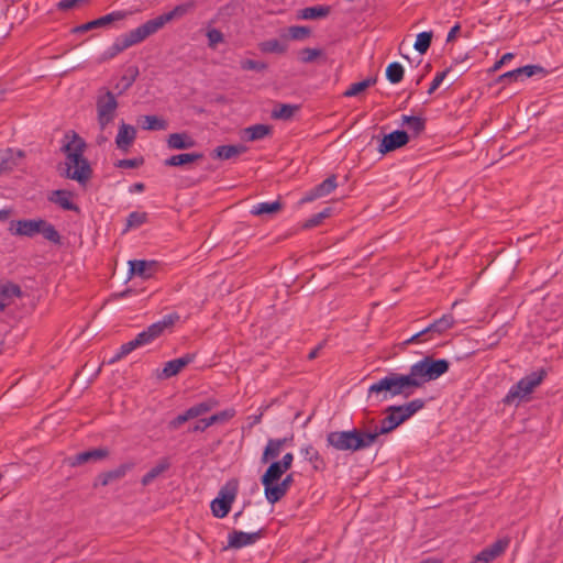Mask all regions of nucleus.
<instances>
[{
  "label": "nucleus",
  "mask_w": 563,
  "mask_h": 563,
  "mask_svg": "<svg viewBox=\"0 0 563 563\" xmlns=\"http://www.w3.org/2000/svg\"><path fill=\"white\" fill-rule=\"evenodd\" d=\"M203 158L202 153H183L173 155L169 158L165 159L164 165L169 167H178L184 166L186 164H190Z\"/></svg>",
  "instance_id": "obj_29"
},
{
  "label": "nucleus",
  "mask_w": 563,
  "mask_h": 563,
  "mask_svg": "<svg viewBox=\"0 0 563 563\" xmlns=\"http://www.w3.org/2000/svg\"><path fill=\"white\" fill-rule=\"evenodd\" d=\"M126 15H128V13L124 11H113V12L108 13L103 16H100L96 20H92L90 22H87L85 24L76 26L74 29V32L82 33V32H87V31H90V30L97 29V27H106L113 22L123 20L124 18H126Z\"/></svg>",
  "instance_id": "obj_13"
},
{
  "label": "nucleus",
  "mask_w": 563,
  "mask_h": 563,
  "mask_svg": "<svg viewBox=\"0 0 563 563\" xmlns=\"http://www.w3.org/2000/svg\"><path fill=\"white\" fill-rule=\"evenodd\" d=\"M401 122L408 126L409 131H411L415 136L419 135L426 129V120L421 117L405 114L401 118Z\"/></svg>",
  "instance_id": "obj_38"
},
{
  "label": "nucleus",
  "mask_w": 563,
  "mask_h": 563,
  "mask_svg": "<svg viewBox=\"0 0 563 563\" xmlns=\"http://www.w3.org/2000/svg\"><path fill=\"white\" fill-rule=\"evenodd\" d=\"M22 296L21 287L14 283L7 282L0 285V311H4L14 298Z\"/></svg>",
  "instance_id": "obj_20"
},
{
  "label": "nucleus",
  "mask_w": 563,
  "mask_h": 563,
  "mask_svg": "<svg viewBox=\"0 0 563 563\" xmlns=\"http://www.w3.org/2000/svg\"><path fill=\"white\" fill-rule=\"evenodd\" d=\"M80 0H60L57 3V9L59 11H67L73 9Z\"/></svg>",
  "instance_id": "obj_61"
},
{
  "label": "nucleus",
  "mask_w": 563,
  "mask_h": 563,
  "mask_svg": "<svg viewBox=\"0 0 563 563\" xmlns=\"http://www.w3.org/2000/svg\"><path fill=\"white\" fill-rule=\"evenodd\" d=\"M71 198H73V194L68 190H64V189H58V190H53L47 199L59 206L63 210H68V211H79V208L76 203H74L71 201Z\"/></svg>",
  "instance_id": "obj_21"
},
{
  "label": "nucleus",
  "mask_w": 563,
  "mask_h": 563,
  "mask_svg": "<svg viewBox=\"0 0 563 563\" xmlns=\"http://www.w3.org/2000/svg\"><path fill=\"white\" fill-rule=\"evenodd\" d=\"M264 531L265 529L263 528L255 532L233 530L228 536V548L241 549L247 545H252L263 537Z\"/></svg>",
  "instance_id": "obj_11"
},
{
  "label": "nucleus",
  "mask_w": 563,
  "mask_h": 563,
  "mask_svg": "<svg viewBox=\"0 0 563 563\" xmlns=\"http://www.w3.org/2000/svg\"><path fill=\"white\" fill-rule=\"evenodd\" d=\"M542 71H543V68L541 66H537V65H527V66L517 68V73H520L521 77H527V78H529L538 73H542Z\"/></svg>",
  "instance_id": "obj_54"
},
{
  "label": "nucleus",
  "mask_w": 563,
  "mask_h": 563,
  "mask_svg": "<svg viewBox=\"0 0 563 563\" xmlns=\"http://www.w3.org/2000/svg\"><path fill=\"white\" fill-rule=\"evenodd\" d=\"M194 358L195 355L188 353L179 358L168 361L167 363H165L158 377L167 379L177 375L183 368L190 364L194 361Z\"/></svg>",
  "instance_id": "obj_18"
},
{
  "label": "nucleus",
  "mask_w": 563,
  "mask_h": 563,
  "mask_svg": "<svg viewBox=\"0 0 563 563\" xmlns=\"http://www.w3.org/2000/svg\"><path fill=\"white\" fill-rule=\"evenodd\" d=\"M41 224L44 219H23L11 221L8 230L12 235L33 238L40 234Z\"/></svg>",
  "instance_id": "obj_10"
},
{
  "label": "nucleus",
  "mask_w": 563,
  "mask_h": 563,
  "mask_svg": "<svg viewBox=\"0 0 563 563\" xmlns=\"http://www.w3.org/2000/svg\"><path fill=\"white\" fill-rule=\"evenodd\" d=\"M22 156V151H13L11 148L0 151V174L12 170L18 165V161Z\"/></svg>",
  "instance_id": "obj_26"
},
{
  "label": "nucleus",
  "mask_w": 563,
  "mask_h": 563,
  "mask_svg": "<svg viewBox=\"0 0 563 563\" xmlns=\"http://www.w3.org/2000/svg\"><path fill=\"white\" fill-rule=\"evenodd\" d=\"M139 123L143 130L147 131H164L168 128L167 121L157 115H143L139 119Z\"/></svg>",
  "instance_id": "obj_32"
},
{
  "label": "nucleus",
  "mask_w": 563,
  "mask_h": 563,
  "mask_svg": "<svg viewBox=\"0 0 563 563\" xmlns=\"http://www.w3.org/2000/svg\"><path fill=\"white\" fill-rule=\"evenodd\" d=\"M136 137V129L133 125L122 122L115 137L118 148L126 151Z\"/></svg>",
  "instance_id": "obj_22"
},
{
  "label": "nucleus",
  "mask_w": 563,
  "mask_h": 563,
  "mask_svg": "<svg viewBox=\"0 0 563 563\" xmlns=\"http://www.w3.org/2000/svg\"><path fill=\"white\" fill-rule=\"evenodd\" d=\"M246 152L244 145H220L213 150V157L230 159Z\"/></svg>",
  "instance_id": "obj_31"
},
{
  "label": "nucleus",
  "mask_w": 563,
  "mask_h": 563,
  "mask_svg": "<svg viewBox=\"0 0 563 563\" xmlns=\"http://www.w3.org/2000/svg\"><path fill=\"white\" fill-rule=\"evenodd\" d=\"M283 450V442L269 439L261 457V463L266 464L276 459Z\"/></svg>",
  "instance_id": "obj_34"
},
{
  "label": "nucleus",
  "mask_w": 563,
  "mask_h": 563,
  "mask_svg": "<svg viewBox=\"0 0 563 563\" xmlns=\"http://www.w3.org/2000/svg\"><path fill=\"white\" fill-rule=\"evenodd\" d=\"M330 13V7L328 5H314L307 7L299 11V18L303 20H316L325 18Z\"/></svg>",
  "instance_id": "obj_33"
},
{
  "label": "nucleus",
  "mask_w": 563,
  "mask_h": 563,
  "mask_svg": "<svg viewBox=\"0 0 563 563\" xmlns=\"http://www.w3.org/2000/svg\"><path fill=\"white\" fill-rule=\"evenodd\" d=\"M311 30L308 26L295 25L288 29V37L294 41H300L309 37Z\"/></svg>",
  "instance_id": "obj_47"
},
{
  "label": "nucleus",
  "mask_w": 563,
  "mask_h": 563,
  "mask_svg": "<svg viewBox=\"0 0 563 563\" xmlns=\"http://www.w3.org/2000/svg\"><path fill=\"white\" fill-rule=\"evenodd\" d=\"M450 368V362L444 358L424 356L410 366L409 374L416 389L421 388L426 383L432 382L444 375Z\"/></svg>",
  "instance_id": "obj_5"
},
{
  "label": "nucleus",
  "mask_w": 563,
  "mask_h": 563,
  "mask_svg": "<svg viewBox=\"0 0 563 563\" xmlns=\"http://www.w3.org/2000/svg\"><path fill=\"white\" fill-rule=\"evenodd\" d=\"M386 413L387 416L380 421V426L373 432H369L371 434H375V441L379 435L389 433L402 423L397 413H395L394 410H389V407L386 409Z\"/></svg>",
  "instance_id": "obj_25"
},
{
  "label": "nucleus",
  "mask_w": 563,
  "mask_h": 563,
  "mask_svg": "<svg viewBox=\"0 0 563 563\" xmlns=\"http://www.w3.org/2000/svg\"><path fill=\"white\" fill-rule=\"evenodd\" d=\"M448 73H449V69L440 71L435 75V77L433 78V80L430 85V88L428 90L429 95H432L439 88V86L442 84V81L446 77Z\"/></svg>",
  "instance_id": "obj_55"
},
{
  "label": "nucleus",
  "mask_w": 563,
  "mask_h": 563,
  "mask_svg": "<svg viewBox=\"0 0 563 563\" xmlns=\"http://www.w3.org/2000/svg\"><path fill=\"white\" fill-rule=\"evenodd\" d=\"M432 35V32L419 33L413 45L415 49L418 51L420 54H424L431 45Z\"/></svg>",
  "instance_id": "obj_44"
},
{
  "label": "nucleus",
  "mask_w": 563,
  "mask_h": 563,
  "mask_svg": "<svg viewBox=\"0 0 563 563\" xmlns=\"http://www.w3.org/2000/svg\"><path fill=\"white\" fill-rule=\"evenodd\" d=\"M416 390L410 374L389 373L368 387V396L373 394L385 393L383 400L389 397L404 396L409 397Z\"/></svg>",
  "instance_id": "obj_3"
},
{
  "label": "nucleus",
  "mask_w": 563,
  "mask_h": 563,
  "mask_svg": "<svg viewBox=\"0 0 563 563\" xmlns=\"http://www.w3.org/2000/svg\"><path fill=\"white\" fill-rule=\"evenodd\" d=\"M299 110V106L278 103L272 111V118L276 120H289Z\"/></svg>",
  "instance_id": "obj_35"
},
{
  "label": "nucleus",
  "mask_w": 563,
  "mask_h": 563,
  "mask_svg": "<svg viewBox=\"0 0 563 563\" xmlns=\"http://www.w3.org/2000/svg\"><path fill=\"white\" fill-rule=\"evenodd\" d=\"M336 176L331 175L321 184L311 189L301 200V203L313 201L318 198L328 196L336 188Z\"/></svg>",
  "instance_id": "obj_17"
},
{
  "label": "nucleus",
  "mask_w": 563,
  "mask_h": 563,
  "mask_svg": "<svg viewBox=\"0 0 563 563\" xmlns=\"http://www.w3.org/2000/svg\"><path fill=\"white\" fill-rule=\"evenodd\" d=\"M137 347L139 346L135 343L134 339L122 344L120 346L119 351L108 361V363L113 364V363L120 361L121 358L125 357L126 355H129L132 351H134Z\"/></svg>",
  "instance_id": "obj_45"
},
{
  "label": "nucleus",
  "mask_w": 563,
  "mask_h": 563,
  "mask_svg": "<svg viewBox=\"0 0 563 563\" xmlns=\"http://www.w3.org/2000/svg\"><path fill=\"white\" fill-rule=\"evenodd\" d=\"M514 58V54L512 53H506L501 56V58L499 60H497L493 67V70L496 71L498 70L503 65L507 64L509 60H511Z\"/></svg>",
  "instance_id": "obj_63"
},
{
  "label": "nucleus",
  "mask_w": 563,
  "mask_h": 563,
  "mask_svg": "<svg viewBox=\"0 0 563 563\" xmlns=\"http://www.w3.org/2000/svg\"><path fill=\"white\" fill-rule=\"evenodd\" d=\"M210 426V423L208 422L207 418L206 419H200L191 429L190 431L192 432H202L205 431L206 429H208Z\"/></svg>",
  "instance_id": "obj_64"
},
{
  "label": "nucleus",
  "mask_w": 563,
  "mask_h": 563,
  "mask_svg": "<svg viewBox=\"0 0 563 563\" xmlns=\"http://www.w3.org/2000/svg\"><path fill=\"white\" fill-rule=\"evenodd\" d=\"M272 134V126L267 124H254L243 130V139L253 142Z\"/></svg>",
  "instance_id": "obj_28"
},
{
  "label": "nucleus",
  "mask_w": 563,
  "mask_h": 563,
  "mask_svg": "<svg viewBox=\"0 0 563 563\" xmlns=\"http://www.w3.org/2000/svg\"><path fill=\"white\" fill-rule=\"evenodd\" d=\"M322 54V51L319 48H303L299 52V59L305 63H312L318 57H320Z\"/></svg>",
  "instance_id": "obj_51"
},
{
  "label": "nucleus",
  "mask_w": 563,
  "mask_h": 563,
  "mask_svg": "<svg viewBox=\"0 0 563 563\" xmlns=\"http://www.w3.org/2000/svg\"><path fill=\"white\" fill-rule=\"evenodd\" d=\"M389 410H394L395 413H397V416L400 418L401 422H405L406 420H408L411 417L409 415V412L407 411V408L405 405L389 406Z\"/></svg>",
  "instance_id": "obj_60"
},
{
  "label": "nucleus",
  "mask_w": 563,
  "mask_h": 563,
  "mask_svg": "<svg viewBox=\"0 0 563 563\" xmlns=\"http://www.w3.org/2000/svg\"><path fill=\"white\" fill-rule=\"evenodd\" d=\"M545 376V372H532L531 374L521 378L516 385H514L508 394L506 395L504 402L511 404L517 398H523L531 394L533 389L539 386Z\"/></svg>",
  "instance_id": "obj_8"
},
{
  "label": "nucleus",
  "mask_w": 563,
  "mask_h": 563,
  "mask_svg": "<svg viewBox=\"0 0 563 563\" xmlns=\"http://www.w3.org/2000/svg\"><path fill=\"white\" fill-rule=\"evenodd\" d=\"M147 219V214L145 212H131L126 219V229L137 228L142 225Z\"/></svg>",
  "instance_id": "obj_49"
},
{
  "label": "nucleus",
  "mask_w": 563,
  "mask_h": 563,
  "mask_svg": "<svg viewBox=\"0 0 563 563\" xmlns=\"http://www.w3.org/2000/svg\"><path fill=\"white\" fill-rule=\"evenodd\" d=\"M130 273L134 276H140L143 279H148L154 276L157 271V262L134 260L130 261Z\"/></svg>",
  "instance_id": "obj_19"
},
{
  "label": "nucleus",
  "mask_w": 563,
  "mask_h": 563,
  "mask_svg": "<svg viewBox=\"0 0 563 563\" xmlns=\"http://www.w3.org/2000/svg\"><path fill=\"white\" fill-rule=\"evenodd\" d=\"M236 479L227 482L219 490L218 497L211 501V512L216 518H224L231 510V506L238 494Z\"/></svg>",
  "instance_id": "obj_7"
},
{
  "label": "nucleus",
  "mask_w": 563,
  "mask_h": 563,
  "mask_svg": "<svg viewBox=\"0 0 563 563\" xmlns=\"http://www.w3.org/2000/svg\"><path fill=\"white\" fill-rule=\"evenodd\" d=\"M509 541L500 539L495 541L493 544L483 549L474 559L472 563H490L498 556H500L507 549Z\"/></svg>",
  "instance_id": "obj_15"
},
{
  "label": "nucleus",
  "mask_w": 563,
  "mask_h": 563,
  "mask_svg": "<svg viewBox=\"0 0 563 563\" xmlns=\"http://www.w3.org/2000/svg\"><path fill=\"white\" fill-rule=\"evenodd\" d=\"M109 455L107 448H97L89 451L80 452L67 459L68 465L75 467L88 462L101 461Z\"/></svg>",
  "instance_id": "obj_16"
},
{
  "label": "nucleus",
  "mask_w": 563,
  "mask_h": 563,
  "mask_svg": "<svg viewBox=\"0 0 563 563\" xmlns=\"http://www.w3.org/2000/svg\"><path fill=\"white\" fill-rule=\"evenodd\" d=\"M216 406L217 401L209 399L188 408L187 411L189 413L190 419H194L209 412Z\"/></svg>",
  "instance_id": "obj_41"
},
{
  "label": "nucleus",
  "mask_w": 563,
  "mask_h": 563,
  "mask_svg": "<svg viewBox=\"0 0 563 563\" xmlns=\"http://www.w3.org/2000/svg\"><path fill=\"white\" fill-rule=\"evenodd\" d=\"M169 467V463L166 460L161 461L156 466L151 468L141 479L142 485H150L157 476L165 472Z\"/></svg>",
  "instance_id": "obj_40"
},
{
  "label": "nucleus",
  "mask_w": 563,
  "mask_h": 563,
  "mask_svg": "<svg viewBox=\"0 0 563 563\" xmlns=\"http://www.w3.org/2000/svg\"><path fill=\"white\" fill-rule=\"evenodd\" d=\"M192 8L194 4L190 2L176 5L173 10L151 19L130 32L118 36L112 45L102 53L100 62L110 60L129 47L145 41L147 37L162 30L167 23L186 15Z\"/></svg>",
  "instance_id": "obj_1"
},
{
  "label": "nucleus",
  "mask_w": 563,
  "mask_h": 563,
  "mask_svg": "<svg viewBox=\"0 0 563 563\" xmlns=\"http://www.w3.org/2000/svg\"><path fill=\"white\" fill-rule=\"evenodd\" d=\"M375 434L353 429L349 431H332L327 435V443L336 451H360L372 446Z\"/></svg>",
  "instance_id": "obj_4"
},
{
  "label": "nucleus",
  "mask_w": 563,
  "mask_h": 563,
  "mask_svg": "<svg viewBox=\"0 0 563 563\" xmlns=\"http://www.w3.org/2000/svg\"><path fill=\"white\" fill-rule=\"evenodd\" d=\"M208 45L211 48H216L219 43H222L224 37L221 31L218 29H210L207 32Z\"/></svg>",
  "instance_id": "obj_53"
},
{
  "label": "nucleus",
  "mask_w": 563,
  "mask_h": 563,
  "mask_svg": "<svg viewBox=\"0 0 563 563\" xmlns=\"http://www.w3.org/2000/svg\"><path fill=\"white\" fill-rule=\"evenodd\" d=\"M424 400L422 399H413L407 404H405L407 411L412 417L416 412L424 407Z\"/></svg>",
  "instance_id": "obj_56"
},
{
  "label": "nucleus",
  "mask_w": 563,
  "mask_h": 563,
  "mask_svg": "<svg viewBox=\"0 0 563 563\" xmlns=\"http://www.w3.org/2000/svg\"><path fill=\"white\" fill-rule=\"evenodd\" d=\"M375 82V79L367 78L358 82L352 84L347 90L343 93L344 97H354L357 96L360 92L367 89L369 86H372Z\"/></svg>",
  "instance_id": "obj_46"
},
{
  "label": "nucleus",
  "mask_w": 563,
  "mask_h": 563,
  "mask_svg": "<svg viewBox=\"0 0 563 563\" xmlns=\"http://www.w3.org/2000/svg\"><path fill=\"white\" fill-rule=\"evenodd\" d=\"M166 145L169 150H189L196 141L187 132L172 133L167 136Z\"/></svg>",
  "instance_id": "obj_24"
},
{
  "label": "nucleus",
  "mask_w": 563,
  "mask_h": 563,
  "mask_svg": "<svg viewBox=\"0 0 563 563\" xmlns=\"http://www.w3.org/2000/svg\"><path fill=\"white\" fill-rule=\"evenodd\" d=\"M130 467L125 464L120 465L118 468L103 473L99 476V482L102 486H107L113 481L122 478Z\"/></svg>",
  "instance_id": "obj_39"
},
{
  "label": "nucleus",
  "mask_w": 563,
  "mask_h": 563,
  "mask_svg": "<svg viewBox=\"0 0 563 563\" xmlns=\"http://www.w3.org/2000/svg\"><path fill=\"white\" fill-rule=\"evenodd\" d=\"M282 208L283 205L278 200L272 202H260L253 206L251 213L253 216L273 214L279 212Z\"/></svg>",
  "instance_id": "obj_37"
},
{
  "label": "nucleus",
  "mask_w": 563,
  "mask_h": 563,
  "mask_svg": "<svg viewBox=\"0 0 563 563\" xmlns=\"http://www.w3.org/2000/svg\"><path fill=\"white\" fill-rule=\"evenodd\" d=\"M65 139L67 140V142L62 147V151L66 156L63 175L66 178L76 180L79 184L85 185L90 179L92 174L88 161L84 157L86 143L75 132H73L71 135L66 134Z\"/></svg>",
  "instance_id": "obj_2"
},
{
  "label": "nucleus",
  "mask_w": 563,
  "mask_h": 563,
  "mask_svg": "<svg viewBox=\"0 0 563 563\" xmlns=\"http://www.w3.org/2000/svg\"><path fill=\"white\" fill-rule=\"evenodd\" d=\"M135 343L137 344V346H143V345H146V344H150L151 342H153V338L150 336V332L145 329L144 331L140 332L135 339H134Z\"/></svg>",
  "instance_id": "obj_57"
},
{
  "label": "nucleus",
  "mask_w": 563,
  "mask_h": 563,
  "mask_svg": "<svg viewBox=\"0 0 563 563\" xmlns=\"http://www.w3.org/2000/svg\"><path fill=\"white\" fill-rule=\"evenodd\" d=\"M258 48L262 53L266 54H284L287 52V44L280 42L277 38L267 40L258 44Z\"/></svg>",
  "instance_id": "obj_36"
},
{
  "label": "nucleus",
  "mask_w": 563,
  "mask_h": 563,
  "mask_svg": "<svg viewBox=\"0 0 563 563\" xmlns=\"http://www.w3.org/2000/svg\"><path fill=\"white\" fill-rule=\"evenodd\" d=\"M386 78L391 84L400 82L404 78V67L397 62L390 63L386 68Z\"/></svg>",
  "instance_id": "obj_43"
},
{
  "label": "nucleus",
  "mask_w": 563,
  "mask_h": 563,
  "mask_svg": "<svg viewBox=\"0 0 563 563\" xmlns=\"http://www.w3.org/2000/svg\"><path fill=\"white\" fill-rule=\"evenodd\" d=\"M188 420H190V417H189L188 411L186 410L184 413L178 415L175 419H173V420L169 422V428H172V429H177V428H179L183 423L187 422Z\"/></svg>",
  "instance_id": "obj_59"
},
{
  "label": "nucleus",
  "mask_w": 563,
  "mask_h": 563,
  "mask_svg": "<svg viewBox=\"0 0 563 563\" xmlns=\"http://www.w3.org/2000/svg\"><path fill=\"white\" fill-rule=\"evenodd\" d=\"M287 471L279 464L278 461H274L267 467L266 472L261 477L263 486L274 484L278 482Z\"/></svg>",
  "instance_id": "obj_30"
},
{
  "label": "nucleus",
  "mask_w": 563,
  "mask_h": 563,
  "mask_svg": "<svg viewBox=\"0 0 563 563\" xmlns=\"http://www.w3.org/2000/svg\"><path fill=\"white\" fill-rule=\"evenodd\" d=\"M331 214V208H325L321 212L313 214L311 218H309L305 224L303 228L310 229L319 225L325 218H328Z\"/></svg>",
  "instance_id": "obj_48"
},
{
  "label": "nucleus",
  "mask_w": 563,
  "mask_h": 563,
  "mask_svg": "<svg viewBox=\"0 0 563 563\" xmlns=\"http://www.w3.org/2000/svg\"><path fill=\"white\" fill-rule=\"evenodd\" d=\"M519 78H522L520 73H517V69H514V70H510V71H507V73L500 75L498 78V82L504 84V82H508V81H516Z\"/></svg>",
  "instance_id": "obj_58"
},
{
  "label": "nucleus",
  "mask_w": 563,
  "mask_h": 563,
  "mask_svg": "<svg viewBox=\"0 0 563 563\" xmlns=\"http://www.w3.org/2000/svg\"><path fill=\"white\" fill-rule=\"evenodd\" d=\"M241 68L244 70L263 71L267 68V64L254 59H244L241 62Z\"/></svg>",
  "instance_id": "obj_52"
},
{
  "label": "nucleus",
  "mask_w": 563,
  "mask_h": 563,
  "mask_svg": "<svg viewBox=\"0 0 563 563\" xmlns=\"http://www.w3.org/2000/svg\"><path fill=\"white\" fill-rule=\"evenodd\" d=\"M294 483V474L290 473L282 482L264 486V495L272 505L278 503L289 490Z\"/></svg>",
  "instance_id": "obj_12"
},
{
  "label": "nucleus",
  "mask_w": 563,
  "mask_h": 563,
  "mask_svg": "<svg viewBox=\"0 0 563 563\" xmlns=\"http://www.w3.org/2000/svg\"><path fill=\"white\" fill-rule=\"evenodd\" d=\"M454 324L455 319L452 313L443 314L440 319L432 322L429 327L413 334L410 339L407 340V343H415L416 341H418L419 338H424L427 334L441 335L449 329L453 328Z\"/></svg>",
  "instance_id": "obj_9"
},
{
  "label": "nucleus",
  "mask_w": 563,
  "mask_h": 563,
  "mask_svg": "<svg viewBox=\"0 0 563 563\" xmlns=\"http://www.w3.org/2000/svg\"><path fill=\"white\" fill-rule=\"evenodd\" d=\"M300 453L303 455L305 460L312 465V468L314 471L319 472L325 468V462L323 457L320 455L318 450L313 448L311 444L302 446L300 449Z\"/></svg>",
  "instance_id": "obj_27"
},
{
  "label": "nucleus",
  "mask_w": 563,
  "mask_h": 563,
  "mask_svg": "<svg viewBox=\"0 0 563 563\" xmlns=\"http://www.w3.org/2000/svg\"><path fill=\"white\" fill-rule=\"evenodd\" d=\"M118 100L113 92L102 88L99 90L96 100L97 121L101 131L113 122L117 115Z\"/></svg>",
  "instance_id": "obj_6"
},
{
  "label": "nucleus",
  "mask_w": 563,
  "mask_h": 563,
  "mask_svg": "<svg viewBox=\"0 0 563 563\" xmlns=\"http://www.w3.org/2000/svg\"><path fill=\"white\" fill-rule=\"evenodd\" d=\"M178 320L179 314L177 312H172L165 314L159 321L147 327L146 330L150 332V336L155 340L161 336L166 329L172 328Z\"/></svg>",
  "instance_id": "obj_23"
},
{
  "label": "nucleus",
  "mask_w": 563,
  "mask_h": 563,
  "mask_svg": "<svg viewBox=\"0 0 563 563\" xmlns=\"http://www.w3.org/2000/svg\"><path fill=\"white\" fill-rule=\"evenodd\" d=\"M234 416H235L234 409H227V410H223V411L212 415L211 417L207 418V420L210 423V426H212L216 423L225 422V421L230 420L231 418H233Z\"/></svg>",
  "instance_id": "obj_50"
},
{
  "label": "nucleus",
  "mask_w": 563,
  "mask_h": 563,
  "mask_svg": "<svg viewBox=\"0 0 563 563\" xmlns=\"http://www.w3.org/2000/svg\"><path fill=\"white\" fill-rule=\"evenodd\" d=\"M279 464L286 470L288 471L291 465H292V462H294V454L288 452L286 453L280 461H278Z\"/></svg>",
  "instance_id": "obj_62"
},
{
  "label": "nucleus",
  "mask_w": 563,
  "mask_h": 563,
  "mask_svg": "<svg viewBox=\"0 0 563 563\" xmlns=\"http://www.w3.org/2000/svg\"><path fill=\"white\" fill-rule=\"evenodd\" d=\"M409 142V135L406 131L397 130L385 135L379 144L378 151L382 154L393 152L405 146Z\"/></svg>",
  "instance_id": "obj_14"
},
{
  "label": "nucleus",
  "mask_w": 563,
  "mask_h": 563,
  "mask_svg": "<svg viewBox=\"0 0 563 563\" xmlns=\"http://www.w3.org/2000/svg\"><path fill=\"white\" fill-rule=\"evenodd\" d=\"M40 234H42L45 240L54 244H60V234L55 227L46 220H44V224H41L40 227Z\"/></svg>",
  "instance_id": "obj_42"
}]
</instances>
